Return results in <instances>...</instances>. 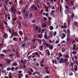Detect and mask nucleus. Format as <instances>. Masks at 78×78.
<instances>
[{"label":"nucleus","instance_id":"20","mask_svg":"<svg viewBox=\"0 0 78 78\" xmlns=\"http://www.w3.org/2000/svg\"><path fill=\"white\" fill-rule=\"evenodd\" d=\"M45 33L44 35V37L45 39H47V33L46 32H45Z\"/></svg>","mask_w":78,"mask_h":78},{"label":"nucleus","instance_id":"62","mask_svg":"<svg viewBox=\"0 0 78 78\" xmlns=\"http://www.w3.org/2000/svg\"><path fill=\"white\" fill-rule=\"evenodd\" d=\"M44 8L45 9H48V7H46V6H44Z\"/></svg>","mask_w":78,"mask_h":78},{"label":"nucleus","instance_id":"8","mask_svg":"<svg viewBox=\"0 0 78 78\" xmlns=\"http://www.w3.org/2000/svg\"><path fill=\"white\" fill-rule=\"evenodd\" d=\"M21 62L22 63V64H23L25 65V64H26V60H21Z\"/></svg>","mask_w":78,"mask_h":78},{"label":"nucleus","instance_id":"55","mask_svg":"<svg viewBox=\"0 0 78 78\" xmlns=\"http://www.w3.org/2000/svg\"><path fill=\"white\" fill-rule=\"evenodd\" d=\"M69 12L70 14H72V13H73V11H72V10H69Z\"/></svg>","mask_w":78,"mask_h":78},{"label":"nucleus","instance_id":"38","mask_svg":"<svg viewBox=\"0 0 78 78\" xmlns=\"http://www.w3.org/2000/svg\"><path fill=\"white\" fill-rule=\"evenodd\" d=\"M38 42L39 43V44H41V43H42V41H41V40L40 39H39L38 40Z\"/></svg>","mask_w":78,"mask_h":78},{"label":"nucleus","instance_id":"24","mask_svg":"<svg viewBox=\"0 0 78 78\" xmlns=\"http://www.w3.org/2000/svg\"><path fill=\"white\" fill-rule=\"evenodd\" d=\"M56 34H57V32L56 31H55L54 32V37H55L56 36Z\"/></svg>","mask_w":78,"mask_h":78},{"label":"nucleus","instance_id":"44","mask_svg":"<svg viewBox=\"0 0 78 78\" xmlns=\"http://www.w3.org/2000/svg\"><path fill=\"white\" fill-rule=\"evenodd\" d=\"M25 77L26 78H29V76L27 74H26L25 75Z\"/></svg>","mask_w":78,"mask_h":78},{"label":"nucleus","instance_id":"35","mask_svg":"<svg viewBox=\"0 0 78 78\" xmlns=\"http://www.w3.org/2000/svg\"><path fill=\"white\" fill-rule=\"evenodd\" d=\"M59 42V41L57 40L55 42V44H58Z\"/></svg>","mask_w":78,"mask_h":78},{"label":"nucleus","instance_id":"15","mask_svg":"<svg viewBox=\"0 0 78 78\" xmlns=\"http://www.w3.org/2000/svg\"><path fill=\"white\" fill-rule=\"evenodd\" d=\"M74 67L75 69V71H76V72L78 70V69H77V65H75Z\"/></svg>","mask_w":78,"mask_h":78},{"label":"nucleus","instance_id":"63","mask_svg":"<svg viewBox=\"0 0 78 78\" xmlns=\"http://www.w3.org/2000/svg\"><path fill=\"white\" fill-rule=\"evenodd\" d=\"M20 4H21V5H22V4H23V1H20Z\"/></svg>","mask_w":78,"mask_h":78},{"label":"nucleus","instance_id":"64","mask_svg":"<svg viewBox=\"0 0 78 78\" xmlns=\"http://www.w3.org/2000/svg\"><path fill=\"white\" fill-rule=\"evenodd\" d=\"M76 47H73V51H75V48H76Z\"/></svg>","mask_w":78,"mask_h":78},{"label":"nucleus","instance_id":"49","mask_svg":"<svg viewBox=\"0 0 78 78\" xmlns=\"http://www.w3.org/2000/svg\"><path fill=\"white\" fill-rule=\"evenodd\" d=\"M3 23H4L5 25H8V23H7L6 22H5L4 21H3Z\"/></svg>","mask_w":78,"mask_h":78},{"label":"nucleus","instance_id":"41","mask_svg":"<svg viewBox=\"0 0 78 78\" xmlns=\"http://www.w3.org/2000/svg\"><path fill=\"white\" fill-rule=\"evenodd\" d=\"M74 58H75V59H76V60H78V57L76 55H75L74 56Z\"/></svg>","mask_w":78,"mask_h":78},{"label":"nucleus","instance_id":"9","mask_svg":"<svg viewBox=\"0 0 78 78\" xmlns=\"http://www.w3.org/2000/svg\"><path fill=\"white\" fill-rule=\"evenodd\" d=\"M8 35L7 33L5 34L4 35V37L5 39H7V38H8Z\"/></svg>","mask_w":78,"mask_h":78},{"label":"nucleus","instance_id":"12","mask_svg":"<svg viewBox=\"0 0 78 78\" xmlns=\"http://www.w3.org/2000/svg\"><path fill=\"white\" fill-rule=\"evenodd\" d=\"M8 76L9 78H11V77H12V73H11V72L9 73Z\"/></svg>","mask_w":78,"mask_h":78},{"label":"nucleus","instance_id":"27","mask_svg":"<svg viewBox=\"0 0 78 78\" xmlns=\"http://www.w3.org/2000/svg\"><path fill=\"white\" fill-rule=\"evenodd\" d=\"M61 61H62V63L64 64V59H63L62 58H61Z\"/></svg>","mask_w":78,"mask_h":78},{"label":"nucleus","instance_id":"25","mask_svg":"<svg viewBox=\"0 0 78 78\" xmlns=\"http://www.w3.org/2000/svg\"><path fill=\"white\" fill-rule=\"evenodd\" d=\"M64 27L65 28V29H66L67 28V24L66 23H65L64 24Z\"/></svg>","mask_w":78,"mask_h":78},{"label":"nucleus","instance_id":"26","mask_svg":"<svg viewBox=\"0 0 78 78\" xmlns=\"http://www.w3.org/2000/svg\"><path fill=\"white\" fill-rule=\"evenodd\" d=\"M72 53L73 54V55H75L77 54V52H76L75 51H74L72 52Z\"/></svg>","mask_w":78,"mask_h":78},{"label":"nucleus","instance_id":"45","mask_svg":"<svg viewBox=\"0 0 78 78\" xmlns=\"http://www.w3.org/2000/svg\"><path fill=\"white\" fill-rule=\"evenodd\" d=\"M35 28L36 30H38V26H36Z\"/></svg>","mask_w":78,"mask_h":78},{"label":"nucleus","instance_id":"50","mask_svg":"<svg viewBox=\"0 0 78 78\" xmlns=\"http://www.w3.org/2000/svg\"><path fill=\"white\" fill-rule=\"evenodd\" d=\"M63 34V36L64 37H66V34H65L64 33H63L62 34Z\"/></svg>","mask_w":78,"mask_h":78},{"label":"nucleus","instance_id":"56","mask_svg":"<svg viewBox=\"0 0 78 78\" xmlns=\"http://www.w3.org/2000/svg\"><path fill=\"white\" fill-rule=\"evenodd\" d=\"M35 55H36V56H38V55H39V53L38 52H35Z\"/></svg>","mask_w":78,"mask_h":78},{"label":"nucleus","instance_id":"53","mask_svg":"<svg viewBox=\"0 0 78 78\" xmlns=\"http://www.w3.org/2000/svg\"><path fill=\"white\" fill-rule=\"evenodd\" d=\"M4 7L5 8V11H7V10L8 9H7V8H6V5H4Z\"/></svg>","mask_w":78,"mask_h":78},{"label":"nucleus","instance_id":"31","mask_svg":"<svg viewBox=\"0 0 78 78\" xmlns=\"http://www.w3.org/2000/svg\"><path fill=\"white\" fill-rule=\"evenodd\" d=\"M10 0H7L5 2V3L6 5H8V3L9 2Z\"/></svg>","mask_w":78,"mask_h":78},{"label":"nucleus","instance_id":"7","mask_svg":"<svg viewBox=\"0 0 78 78\" xmlns=\"http://www.w3.org/2000/svg\"><path fill=\"white\" fill-rule=\"evenodd\" d=\"M11 10L12 11H13V12H14V14H16V9H14V7H11Z\"/></svg>","mask_w":78,"mask_h":78},{"label":"nucleus","instance_id":"57","mask_svg":"<svg viewBox=\"0 0 78 78\" xmlns=\"http://www.w3.org/2000/svg\"><path fill=\"white\" fill-rule=\"evenodd\" d=\"M35 4H37V3H39V1H35Z\"/></svg>","mask_w":78,"mask_h":78},{"label":"nucleus","instance_id":"46","mask_svg":"<svg viewBox=\"0 0 78 78\" xmlns=\"http://www.w3.org/2000/svg\"><path fill=\"white\" fill-rule=\"evenodd\" d=\"M17 24H18V25L20 26V27H21L22 26V25H21V24H20V23L19 22H17Z\"/></svg>","mask_w":78,"mask_h":78},{"label":"nucleus","instance_id":"22","mask_svg":"<svg viewBox=\"0 0 78 78\" xmlns=\"http://www.w3.org/2000/svg\"><path fill=\"white\" fill-rule=\"evenodd\" d=\"M19 33L20 35L21 36H23V33L21 30H20L19 31Z\"/></svg>","mask_w":78,"mask_h":78},{"label":"nucleus","instance_id":"48","mask_svg":"<svg viewBox=\"0 0 78 78\" xmlns=\"http://www.w3.org/2000/svg\"><path fill=\"white\" fill-rule=\"evenodd\" d=\"M49 24H48V26H50V25H51V21H48Z\"/></svg>","mask_w":78,"mask_h":78},{"label":"nucleus","instance_id":"29","mask_svg":"<svg viewBox=\"0 0 78 78\" xmlns=\"http://www.w3.org/2000/svg\"><path fill=\"white\" fill-rule=\"evenodd\" d=\"M23 74H18V76H21V77H23Z\"/></svg>","mask_w":78,"mask_h":78},{"label":"nucleus","instance_id":"13","mask_svg":"<svg viewBox=\"0 0 78 78\" xmlns=\"http://www.w3.org/2000/svg\"><path fill=\"white\" fill-rule=\"evenodd\" d=\"M49 28L51 31H53V30L54 29V28H53V26H50Z\"/></svg>","mask_w":78,"mask_h":78},{"label":"nucleus","instance_id":"5","mask_svg":"<svg viewBox=\"0 0 78 78\" xmlns=\"http://www.w3.org/2000/svg\"><path fill=\"white\" fill-rule=\"evenodd\" d=\"M29 13L28 12H26V14L24 15L25 19H27V17H28V16Z\"/></svg>","mask_w":78,"mask_h":78},{"label":"nucleus","instance_id":"33","mask_svg":"<svg viewBox=\"0 0 78 78\" xmlns=\"http://www.w3.org/2000/svg\"><path fill=\"white\" fill-rule=\"evenodd\" d=\"M14 69L15 68L14 67H13L11 69H10V70H11V71H12V72H14Z\"/></svg>","mask_w":78,"mask_h":78},{"label":"nucleus","instance_id":"28","mask_svg":"<svg viewBox=\"0 0 78 78\" xmlns=\"http://www.w3.org/2000/svg\"><path fill=\"white\" fill-rule=\"evenodd\" d=\"M48 37L49 38H53V35H48Z\"/></svg>","mask_w":78,"mask_h":78},{"label":"nucleus","instance_id":"54","mask_svg":"<svg viewBox=\"0 0 78 78\" xmlns=\"http://www.w3.org/2000/svg\"><path fill=\"white\" fill-rule=\"evenodd\" d=\"M17 13L18 14H21V12H20L17 11Z\"/></svg>","mask_w":78,"mask_h":78},{"label":"nucleus","instance_id":"47","mask_svg":"<svg viewBox=\"0 0 78 78\" xmlns=\"http://www.w3.org/2000/svg\"><path fill=\"white\" fill-rule=\"evenodd\" d=\"M22 47H26V44H23L22 45Z\"/></svg>","mask_w":78,"mask_h":78},{"label":"nucleus","instance_id":"11","mask_svg":"<svg viewBox=\"0 0 78 78\" xmlns=\"http://www.w3.org/2000/svg\"><path fill=\"white\" fill-rule=\"evenodd\" d=\"M28 6L27 5H26V7L25 9H24V10H23L22 12L23 13V14H25V12L26 11V9H27V8H28V7H27Z\"/></svg>","mask_w":78,"mask_h":78},{"label":"nucleus","instance_id":"16","mask_svg":"<svg viewBox=\"0 0 78 78\" xmlns=\"http://www.w3.org/2000/svg\"><path fill=\"white\" fill-rule=\"evenodd\" d=\"M46 51L47 55H50V52L49 51V50H48V49L46 50Z\"/></svg>","mask_w":78,"mask_h":78},{"label":"nucleus","instance_id":"17","mask_svg":"<svg viewBox=\"0 0 78 78\" xmlns=\"http://www.w3.org/2000/svg\"><path fill=\"white\" fill-rule=\"evenodd\" d=\"M38 37L39 38H40V39H41V38H42L43 35L42 34H41L39 35H38Z\"/></svg>","mask_w":78,"mask_h":78},{"label":"nucleus","instance_id":"61","mask_svg":"<svg viewBox=\"0 0 78 78\" xmlns=\"http://www.w3.org/2000/svg\"><path fill=\"white\" fill-rule=\"evenodd\" d=\"M63 31L64 33L67 34V32L66 31V29H64L63 30Z\"/></svg>","mask_w":78,"mask_h":78},{"label":"nucleus","instance_id":"58","mask_svg":"<svg viewBox=\"0 0 78 78\" xmlns=\"http://www.w3.org/2000/svg\"><path fill=\"white\" fill-rule=\"evenodd\" d=\"M41 28H40L38 30V33H41Z\"/></svg>","mask_w":78,"mask_h":78},{"label":"nucleus","instance_id":"14","mask_svg":"<svg viewBox=\"0 0 78 78\" xmlns=\"http://www.w3.org/2000/svg\"><path fill=\"white\" fill-rule=\"evenodd\" d=\"M55 13V10H52L51 12V14L53 15V16H54V14Z\"/></svg>","mask_w":78,"mask_h":78},{"label":"nucleus","instance_id":"32","mask_svg":"<svg viewBox=\"0 0 78 78\" xmlns=\"http://www.w3.org/2000/svg\"><path fill=\"white\" fill-rule=\"evenodd\" d=\"M14 56V55H13L10 54L9 55V57L10 58H12Z\"/></svg>","mask_w":78,"mask_h":78},{"label":"nucleus","instance_id":"6","mask_svg":"<svg viewBox=\"0 0 78 78\" xmlns=\"http://www.w3.org/2000/svg\"><path fill=\"white\" fill-rule=\"evenodd\" d=\"M70 34H69L67 36V41H71L70 40Z\"/></svg>","mask_w":78,"mask_h":78},{"label":"nucleus","instance_id":"23","mask_svg":"<svg viewBox=\"0 0 78 78\" xmlns=\"http://www.w3.org/2000/svg\"><path fill=\"white\" fill-rule=\"evenodd\" d=\"M66 2L68 6H70V3L69 1H67Z\"/></svg>","mask_w":78,"mask_h":78},{"label":"nucleus","instance_id":"60","mask_svg":"<svg viewBox=\"0 0 78 78\" xmlns=\"http://www.w3.org/2000/svg\"><path fill=\"white\" fill-rule=\"evenodd\" d=\"M0 67H1L2 68H3V64H0Z\"/></svg>","mask_w":78,"mask_h":78},{"label":"nucleus","instance_id":"30","mask_svg":"<svg viewBox=\"0 0 78 78\" xmlns=\"http://www.w3.org/2000/svg\"><path fill=\"white\" fill-rule=\"evenodd\" d=\"M12 45H10L8 46V48L9 49H10L11 48H12Z\"/></svg>","mask_w":78,"mask_h":78},{"label":"nucleus","instance_id":"36","mask_svg":"<svg viewBox=\"0 0 78 78\" xmlns=\"http://www.w3.org/2000/svg\"><path fill=\"white\" fill-rule=\"evenodd\" d=\"M13 40L15 41H17V38L16 37H14Z\"/></svg>","mask_w":78,"mask_h":78},{"label":"nucleus","instance_id":"1","mask_svg":"<svg viewBox=\"0 0 78 78\" xmlns=\"http://www.w3.org/2000/svg\"><path fill=\"white\" fill-rule=\"evenodd\" d=\"M44 45L46 46V47L48 48H49L51 50H52L53 49V48H54L53 47V46L51 45L50 44L47 43L45 42H44Z\"/></svg>","mask_w":78,"mask_h":78},{"label":"nucleus","instance_id":"4","mask_svg":"<svg viewBox=\"0 0 78 78\" xmlns=\"http://www.w3.org/2000/svg\"><path fill=\"white\" fill-rule=\"evenodd\" d=\"M30 9L31 10H35L37 11V7L36 6L34 5L31 6L30 8Z\"/></svg>","mask_w":78,"mask_h":78},{"label":"nucleus","instance_id":"52","mask_svg":"<svg viewBox=\"0 0 78 78\" xmlns=\"http://www.w3.org/2000/svg\"><path fill=\"white\" fill-rule=\"evenodd\" d=\"M30 70L31 72H34V70H33V69H32V68H30Z\"/></svg>","mask_w":78,"mask_h":78},{"label":"nucleus","instance_id":"51","mask_svg":"<svg viewBox=\"0 0 78 78\" xmlns=\"http://www.w3.org/2000/svg\"><path fill=\"white\" fill-rule=\"evenodd\" d=\"M50 76H46L44 77V78H50Z\"/></svg>","mask_w":78,"mask_h":78},{"label":"nucleus","instance_id":"34","mask_svg":"<svg viewBox=\"0 0 78 78\" xmlns=\"http://www.w3.org/2000/svg\"><path fill=\"white\" fill-rule=\"evenodd\" d=\"M65 51H66L65 48H62V52H65Z\"/></svg>","mask_w":78,"mask_h":78},{"label":"nucleus","instance_id":"39","mask_svg":"<svg viewBox=\"0 0 78 78\" xmlns=\"http://www.w3.org/2000/svg\"><path fill=\"white\" fill-rule=\"evenodd\" d=\"M58 55L60 56V57H62V54H61V53H59L58 54Z\"/></svg>","mask_w":78,"mask_h":78},{"label":"nucleus","instance_id":"19","mask_svg":"<svg viewBox=\"0 0 78 78\" xmlns=\"http://www.w3.org/2000/svg\"><path fill=\"white\" fill-rule=\"evenodd\" d=\"M5 56V55L3 54H1L0 55V58H4Z\"/></svg>","mask_w":78,"mask_h":78},{"label":"nucleus","instance_id":"37","mask_svg":"<svg viewBox=\"0 0 78 78\" xmlns=\"http://www.w3.org/2000/svg\"><path fill=\"white\" fill-rule=\"evenodd\" d=\"M43 20L44 21L47 20V18L46 17H44L43 18Z\"/></svg>","mask_w":78,"mask_h":78},{"label":"nucleus","instance_id":"18","mask_svg":"<svg viewBox=\"0 0 78 78\" xmlns=\"http://www.w3.org/2000/svg\"><path fill=\"white\" fill-rule=\"evenodd\" d=\"M12 66H17V63L15 62L13 64Z\"/></svg>","mask_w":78,"mask_h":78},{"label":"nucleus","instance_id":"40","mask_svg":"<svg viewBox=\"0 0 78 78\" xmlns=\"http://www.w3.org/2000/svg\"><path fill=\"white\" fill-rule=\"evenodd\" d=\"M46 30H45V29H44L43 30H42V32H41V33L42 34H43V33H44V31H46Z\"/></svg>","mask_w":78,"mask_h":78},{"label":"nucleus","instance_id":"59","mask_svg":"<svg viewBox=\"0 0 78 78\" xmlns=\"http://www.w3.org/2000/svg\"><path fill=\"white\" fill-rule=\"evenodd\" d=\"M43 48V47H42V46H41L40 48V50H42V48Z\"/></svg>","mask_w":78,"mask_h":78},{"label":"nucleus","instance_id":"10","mask_svg":"<svg viewBox=\"0 0 78 78\" xmlns=\"http://www.w3.org/2000/svg\"><path fill=\"white\" fill-rule=\"evenodd\" d=\"M63 57H64L65 58H68V59L69 58V55L68 54L63 55Z\"/></svg>","mask_w":78,"mask_h":78},{"label":"nucleus","instance_id":"21","mask_svg":"<svg viewBox=\"0 0 78 78\" xmlns=\"http://www.w3.org/2000/svg\"><path fill=\"white\" fill-rule=\"evenodd\" d=\"M33 17V14L30 13L29 15V18L30 19H31V18H32Z\"/></svg>","mask_w":78,"mask_h":78},{"label":"nucleus","instance_id":"42","mask_svg":"<svg viewBox=\"0 0 78 78\" xmlns=\"http://www.w3.org/2000/svg\"><path fill=\"white\" fill-rule=\"evenodd\" d=\"M49 33L50 35H53V32L52 31H50Z\"/></svg>","mask_w":78,"mask_h":78},{"label":"nucleus","instance_id":"2","mask_svg":"<svg viewBox=\"0 0 78 78\" xmlns=\"http://www.w3.org/2000/svg\"><path fill=\"white\" fill-rule=\"evenodd\" d=\"M4 61H5L7 62L6 64L7 66H8L10 65V63L11 62V60L7 58L4 59Z\"/></svg>","mask_w":78,"mask_h":78},{"label":"nucleus","instance_id":"43","mask_svg":"<svg viewBox=\"0 0 78 78\" xmlns=\"http://www.w3.org/2000/svg\"><path fill=\"white\" fill-rule=\"evenodd\" d=\"M52 62L53 63V64H56V62L55 61H52Z\"/></svg>","mask_w":78,"mask_h":78},{"label":"nucleus","instance_id":"3","mask_svg":"<svg viewBox=\"0 0 78 78\" xmlns=\"http://www.w3.org/2000/svg\"><path fill=\"white\" fill-rule=\"evenodd\" d=\"M12 31L13 33H12V34L13 36H14L15 37L17 36V31H15V32H14V29L12 30Z\"/></svg>","mask_w":78,"mask_h":78}]
</instances>
